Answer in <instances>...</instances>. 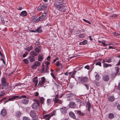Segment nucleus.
Segmentation results:
<instances>
[{"label":"nucleus","instance_id":"60","mask_svg":"<svg viewBox=\"0 0 120 120\" xmlns=\"http://www.w3.org/2000/svg\"><path fill=\"white\" fill-rule=\"evenodd\" d=\"M33 120H38V117L37 116H35L34 118H33Z\"/></svg>","mask_w":120,"mask_h":120},{"label":"nucleus","instance_id":"24","mask_svg":"<svg viewBox=\"0 0 120 120\" xmlns=\"http://www.w3.org/2000/svg\"><path fill=\"white\" fill-rule=\"evenodd\" d=\"M28 59L31 62H34L35 61V57L32 56H30Z\"/></svg>","mask_w":120,"mask_h":120},{"label":"nucleus","instance_id":"50","mask_svg":"<svg viewBox=\"0 0 120 120\" xmlns=\"http://www.w3.org/2000/svg\"><path fill=\"white\" fill-rule=\"evenodd\" d=\"M55 111H53L51 113V114H50V116H51V117L55 115Z\"/></svg>","mask_w":120,"mask_h":120},{"label":"nucleus","instance_id":"23","mask_svg":"<svg viewBox=\"0 0 120 120\" xmlns=\"http://www.w3.org/2000/svg\"><path fill=\"white\" fill-rule=\"evenodd\" d=\"M43 55H39L38 58V60L39 61H41L43 60Z\"/></svg>","mask_w":120,"mask_h":120},{"label":"nucleus","instance_id":"54","mask_svg":"<svg viewBox=\"0 0 120 120\" xmlns=\"http://www.w3.org/2000/svg\"><path fill=\"white\" fill-rule=\"evenodd\" d=\"M96 65H98L101 66V63L99 62H97L96 64Z\"/></svg>","mask_w":120,"mask_h":120},{"label":"nucleus","instance_id":"59","mask_svg":"<svg viewBox=\"0 0 120 120\" xmlns=\"http://www.w3.org/2000/svg\"><path fill=\"white\" fill-rule=\"evenodd\" d=\"M39 95V93H38L37 92H36L35 93V96H38Z\"/></svg>","mask_w":120,"mask_h":120},{"label":"nucleus","instance_id":"61","mask_svg":"<svg viewBox=\"0 0 120 120\" xmlns=\"http://www.w3.org/2000/svg\"><path fill=\"white\" fill-rule=\"evenodd\" d=\"M49 69V67L48 66H46V68L45 70V72H48V70Z\"/></svg>","mask_w":120,"mask_h":120},{"label":"nucleus","instance_id":"6","mask_svg":"<svg viewBox=\"0 0 120 120\" xmlns=\"http://www.w3.org/2000/svg\"><path fill=\"white\" fill-rule=\"evenodd\" d=\"M40 65V62L38 61H36L34 62V64L32 66L31 68L32 69H35L36 68L37 66H39Z\"/></svg>","mask_w":120,"mask_h":120},{"label":"nucleus","instance_id":"12","mask_svg":"<svg viewBox=\"0 0 120 120\" xmlns=\"http://www.w3.org/2000/svg\"><path fill=\"white\" fill-rule=\"evenodd\" d=\"M18 97L17 96L14 95L12 96L11 98H9L8 99V100L9 101H13L14 100L18 99L17 98Z\"/></svg>","mask_w":120,"mask_h":120},{"label":"nucleus","instance_id":"28","mask_svg":"<svg viewBox=\"0 0 120 120\" xmlns=\"http://www.w3.org/2000/svg\"><path fill=\"white\" fill-rule=\"evenodd\" d=\"M87 105L88 108V110L89 111H90V108H91V105L89 101H87Z\"/></svg>","mask_w":120,"mask_h":120},{"label":"nucleus","instance_id":"49","mask_svg":"<svg viewBox=\"0 0 120 120\" xmlns=\"http://www.w3.org/2000/svg\"><path fill=\"white\" fill-rule=\"evenodd\" d=\"M28 53V52H26L25 53L23 54L22 55L23 57H25Z\"/></svg>","mask_w":120,"mask_h":120},{"label":"nucleus","instance_id":"4","mask_svg":"<svg viewBox=\"0 0 120 120\" xmlns=\"http://www.w3.org/2000/svg\"><path fill=\"white\" fill-rule=\"evenodd\" d=\"M46 13H43L41 15L39 16L35 21V23H37L40 21H42L46 17Z\"/></svg>","mask_w":120,"mask_h":120},{"label":"nucleus","instance_id":"48","mask_svg":"<svg viewBox=\"0 0 120 120\" xmlns=\"http://www.w3.org/2000/svg\"><path fill=\"white\" fill-rule=\"evenodd\" d=\"M84 68L85 69H87L88 70H89L90 69V68H89V66L88 65H87L86 66L84 67Z\"/></svg>","mask_w":120,"mask_h":120},{"label":"nucleus","instance_id":"27","mask_svg":"<svg viewBox=\"0 0 120 120\" xmlns=\"http://www.w3.org/2000/svg\"><path fill=\"white\" fill-rule=\"evenodd\" d=\"M33 49V47L32 46L26 48L25 49L28 51H30Z\"/></svg>","mask_w":120,"mask_h":120},{"label":"nucleus","instance_id":"17","mask_svg":"<svg viewBox=\"0 0 120 120\" xmlns=\"http://www.w3.org/2000/svg\"><path fill=\"white\" fill-rule=\"evenodd\" d=\"M51 116L50 114H46L43 116V117L46 120H49Z\"/></svg>","mask_w":120,"mask_h":120},{"label":"nucleus","instance_id":"43","mask_svg":"<svg viewBox=\"0 0 120 120\" xmlns=\"http://www.w3.org/2000/svg\"><path fill=\"white\" fill-rule=\"evenodd\" d=\"M87 42V40H84L82 42V44L83 45H85L86 44Z\"/></svg>","mask_w":120,"mask_h":120},{"label":"nucleus","instance_id":"34","mask_svg":"<svg viewBox=\"0 0 120 120\" xmlns=\"http://www.w3.org/2000/svg\"><path fill=\"white\" fill-rule=\"evenodd\" d=\"M41 49L38 47L36 48L35 49V51L36 52L39 53L41 51Z\"/></svg>","mask_w":120,"mask_h":120},{"label":"nucleus","instance_id":"7","mask_svg":"<svg viewBox=\"0 0 120 120\" xmlns=\"http://www.w3.org/2000/svg\"><path fill=\"white\" fill-rule=\"evenodd\" d=\"M60 110L62 113L65 114L67 113L68 108L67 107H64L60 108Z\"/></svg>","mask_w":120,"mask_h":120},{"label":"nucleus","instance_id":"2","mask_svg":"<svg viewBox=\"0 0 120 120\" xmlns=\"http://www.w3.org/2000/svg\"><path fill=\"white\" fill-rule=\"evenodd\" d=\"M78 79L79 81L82 83L87 82L88 80V78L86 76H79L78 77Z\"/></svg>","mask_w":120,"mask_h":120},{"label":"nucleus","instance_id":"13","mask_svg":"<svg viewBox=\"0 0 120 120\" xmlns=\"http://www.w3.org/2000/svg\"><path fill=\"white\" fill-rule=\"evenodd\" d=\"M76 100L77 102L78 103L80 104V106H81L84 105V103L82 100L79 99H77Z\"/></svg>","mask_w":120,"mask_h":120},{"label":"nucleus","instance_id":"1","mask_svg":"<svg viewBox=\"0 0 120 120\" xmlns=\"http://www.w3.org/2000/svg\"><path fill=\"white\" fill-rule=\"evenodd\" d=\"M55 7L57 9L63 12L66 11V9L65 8L63 4H61L55 6Z\"/></svg>","mask_w":120,"mask_h":120},{"label":"nucleus","instance_id":"36","mask_svg":"<svg viewBox=\"0 0 120 120\" xmlns=\"http://www.w3.org/2000/svg\"><path fill=\"white\" fill-rule=\"evenodd\" d=\"M76 71H74L72 72V74L71 76V77L72 78H74L75 77V75L76 73Z\"/></svg>","mask_w":120,"mask_h":120},{"label":"nucleus","instance_id":"19","mask_svg":"<svg viewBox=\"0 0 120 120\" xmlns=\"http://www.w3.org/2000/svg\"><path fill=\"white\" fill-rule=\"evenodd\" d=\"M27 13L26 11H22L19 14V15L22 17L26 16L27 15Z\"/></svg>","mask_w":120,"mask_h":120},{"label":"nucleus","instance_id":"40","mask_svg":"<svg viewBox=\"0 0 120 120\" xmlns=\"http://www.w3.org/2000/svg\"><path fill=\"white\" fill-rule=\"evenodd\" d=\"M51 103V100L50 99H48L47 100V103L48 105H49Z\"/></svg>","mask_w":120,"mask_h":120},{"label":"nucleus","instance_id":"10","mask_svg":"<svg viewBox=\"0 0 120 120\" xmlns=\"http://www.w3.org/2000/svg\"><path fill=\"white\" fill-rule=\"evenodd\" d=\"M30 115L31 117L34 118L36 116V113L35 110H31L30 112Z\"/></svg>","mask_w":120,"mask_h":120},{"label":"nucleus","instance_id":"64","mask_svg":"<svg viewBox=\"0 0 120 120\" xmlns=\"http://www.w3.org/2000/svg\"><path fill=\"white\" fill-rule=\"evenodd\" d=\"M117 109L119 110L120 111V105L118 104L117 106Z\"/></svg>","mask_w":120,"mask_h":120},{"label":"nucleus","instance_id":"11","mask_svg":"<svg viewBox=\"0 0 120 120\" xmlns=\"http://www.w3.org/2000/svg\"><path fill=\"white\" fill-rule=\"evenodd\" d=\"M47 7V5L45 6V5H42L38 7L37 10L38 11L43 10L45 9Z\"/></svg>","mask_w":120,"mask_h":120},{"label":"nucleus","instance_id":"45","mask_svg":"<svg viewBox=\"0 0 120 120\" xmlns=\"http://www.w3.org/2000/svg\"><path fill=\"white\" fill-rule=\"evenodd\" d=\"M111 62V58H109L108 59L106 60V62L108 63H110Z\"/></svg>","mask_w":120,"mask_h":120},{"label":"nucleus","instance_id":"31","mask_svg":"<svg viewBox=\"0 0 120 120\" xmlns=\"http://www.w3.org/2000/svg\"><path fill=\"white\" fill-rule=\"evenodd\" d=\"M97 73V74L95 75V79L97 80L98 81L100 78V77L97 73Z\"/></svg>","mask_w":120,"mask_h":120},{"label":"nucleus","instance_id":"22","mask_svg":"<svg viewBox=\"0 0 120 120\" xmlns=\"http://www.w3.org/2000/svg\"><path fill=\"white\" fill-rule=\"evenodd\" d=\"M30 54L31 55V56H32L34 57L37 55V54L34 51L30 52Z\"/></svg>","mask_w":120,"mask_h":120},{"label":"nucleus","instance_id":"33","mask_svg":"<svg viewBox=\"0 0 120 120\" xmlns=\"http://www.w3.org/2000/svg\"><path fill=\"white\" fill-rule=\"evenodd\" d=\"M108 117L109 118L112 119L114 117V115L113 113H110L109 114Z\"/></svg>","mask_w":120,"mask_h":120},{"label":"nucleus","instance_id":"21","mask_svg":"<svg viewBox=\"0 0 120 120\" xmlns=\"http://www.w3.org/2000/svg\"><path fill=\"white\" fill-rule=\"evenodd\" d=\"M108 99L109 101L112 102L115 100V98L113 96H110L109 97Z\"/></svg>","mask_w":120,"mask_h":120},{"label":"nucleus","instance_id":"58","mask_svg":"<svg viewBox=\"0 0 120 120\" xmlns=\"http://www.w3.org/2000/svg\"><path fill=\"white\" fill-rule=\"evenodd\" d=\"M113 34L114 35L117 36V35H120V34L119 33H118L116 32H114L113 33Z\"/></svg>","mask_w":120,"mask_h":120},{"label":"nucleus","instance_id":"25","mask_svg":"<svg viewBox=\"0 0 120 120\" xmlns=\"http://www.w3.org/2000/svg\"><path fill=\"white\" fill-rule=\"evenodd\" d=\"M115 70L116 71V72L115 73H114L113 74L115 75L114 77H115L116 75L119 72V68L118 67H115Z\"/></svg>","mask_w":120,"mask_h":120},{"label":"nucleus","instance_id":"29","mask_svg":"<svg viewBox=\"0 0 120 120\" xmlns=\"http://www.w3.org/2000/svg\"><path fill=\"white\" fill-rule=\"evenodd\" d=\"M33 82L34 83H38V77L37 76L34 78L33 79Z\"/></svg>","mask_w":120,"mask_h":120},{"label":"nucleus","instance_id":"9","mask_svg":"<svg viewBox=\"0 0 120 120\" xmlns=\"http://www.w3.org/2000/svg\"><path fill=\"white\" fill-rule=\"evenodd\" d=\"M1 82L2 83H4V86H6L7 85V81L5 78L3 77L1 79Z\"/></svg>","mask_w":120,"mask_h":120},{"label":"nucleus","instance_id":"39","mask_svg":"<svg viewBox=\"0 0 120 120\" xmlns=\"http://www.w3.org/2000/svg\"><path fill=\"white\" fill-rule=\"evenodd\" d=\"M37 18V16L36 15H34L33 16L31 17V19L32 21H33L34 20Z\"/></svg>","mask_w":120,"mask_h":120},{"label":"nucleus","instance_id":"26","mask_svg":"<svg viewBox=\"0 0 120 120\" xmlns=\"http://www.w3.org/2000/svg\"><path fill=\"white\" fill-rule=\"evenodd\" d=\"M29 101V99H24L22 101V103L24 104H26L28 103Z\"/></svg>","mask_w":120,"mask_h":120},{"label":"nucleus","instance_id":"18","mask_svg":"<svg viewBox=\"0 0 120 120\" xmlns=\"http://www.w3.org/2000/svg\"><path fill=\"white\" fill-rule=\"evenodd\" d=\"M103 79L104 81H107L109 80V77L108 75H105L103 76Z\"/></svg>","mask_w":120,"mask_h":120},{"label":"nucleus","instance_id":"37","mask_svg":"<svg viewBox=\"0 0 120 120\" xmlns=\"http://www.w3.org/2000/svg\"><path fill=\"white\" fill-rule=\"evenodd\" d=\"M18 97V99H20L22 98H26V95H21L20 96H17Z\"/></svg>","mask_w":120,"mask_h":120},{"label":"nucleus","instance_id":"55","mask_svg":"<svg viewBox=\"0 0 120 120\" xmlns=\"http://www.w3.org/2000/svg\"><path fill=\"white\" fill-rule=\"evenodd\" d=\"M102 44L105 46H106L107 45H110L105 44V42L103 41V42H102Z\"/></svg>","mask_w":120,"mask_h":120},{"label":"nucleus","instance_id":"46","mask_svg":"<svg viewBox=\"0 0 120 120\" xmlns=\"http://www.w3.org/2000/svg\"><path fill=\"white\" fill-rule=\"evenodd\" d=\"M45 72L44 68V67H42V69L41 70V73H43Z\"/></svg>","mask_w":120,"mask_h":120},{"label":"nucleus","instance_id":"44","mask_svg":"<svg viewBox=\"0 0 120 120\" xmlns=\"http://www.w3.org/2000/svg\"><path fill=\"white\" fill-rule=\"evenodd\" d=\"M51 76L55 80H56V78L55 77V76H54L53 73L52 72H51Z\"/></svg>","mask_w":120,"mask_h":120},{"label":"nucleus","instance_id":"57","mask_svg":"<svg viewBox=\"0 0 120 120\" xmlns=\"http://www.w3.org/2000/svg\"><path fill=\"white\" fill-rule=\"evenodd\" d=\"M1 60L2 61L3 63L5 65L6 64V62L4 60V59L3 58H1Z\"/></svg>","mask_w":120,"mask_h":120},{"label":"nucleus","instance_id":"5","mask_svg":"<svg viewBox=\"0 0 120 120\" xmlns=\"http://www.w3.org/2000/svg\"><path fill=\"white\" fill-rule=\"evenodd\" d=\"M46 81V79L44 77L41 78V80L39 81L38 86H41L43 85L44 83Z\"/></svg>","mask_w":120,"mask_h":120},{"label":"nucleus","instance_id":"14","mask_svg":"<svg viewBox=\"0 0 120 120\" xmlns=\"http://www.w3.org/2000/svg\"><path fill=\"white\" fill-rule=\"evenodd\" d=\"M76 104L74 102H71L70 103L69 107L71 108H74L75 107Z\"/></svg>","mask_w":120,"mask_h":120},{"label":"nucleus","instance_id":"38","mask_svg":"<svg viewBox=\"0 0 120 120\" xmlns=\"http://www.w3.org/2000/svg\"><path fill=\"white\" fill-rule=\"evenodd\" d=\"M23 61L26 64H28L29 62L27 59H24L23 60Z\"/></svg>","mask_w":120,"mask_h":120},{"label":"nucleus","instance_id":"20","mask_svg":"<svg viewBox=\"0 0 120 120\" xmlns=\"http://www.w3.org/2000/svg\"><path fill=\"white\" fill-rule=\"evenodd\" d=\"M53 101L55 103H59L61 104L62 102L61 100H59V98L53 99Z\"/></svg>","mask_w":120,"mask_h":120},{"label":"nucleus","instance_id":"52","mask_svg":"<svg viewBox=\"0 0 120 120\" xmlns=\"http://www.w3.org/2000/svg\"><path fill=\"white\" fill-rule=\"evenodd\" d=\"M83 20L84 21L88 23L89 24H91L90 22V21H89L88 20H86L85 19H83Z\"/></svg>","mask_w":120,"mask_h":120},{"label":"nucleus","instance_id":"32","mask_svg":"<svg viewBox=\"0 0 120 120\" xmlns=\"http://www.w3.org/2000/svg\"><path fill=\"white\" fill-rule=\"evenodd\" d=\"M41 26H39L36 30V32L40 33L42 32V30L41 29Z\"/></svg>","mask_w":120,"mask_h":120},{"label":"nucleus","instance_id":"15","mask_svg":"<svg viewBox=\"0 0 120 120\" xmlns=\"http://www.w3.org/2000/svg\"><path fill=\"white\" fill-rule=\"evenodd\" d=\"M69 115L71 117L74 119H76V118L75 114L72 112H70L69 113Z\"/></svg>","mask_w":120,"mask_h":120},{"label":"nucleus","instance_id":"8","mask_svg":"<svg viewBox=\"0 0 120 120\" xmlns=\"http://www.w3.org/2000/svg\"><path fill=\"white\" fill-rule=\"evenodd\" d=\"M75 113L77 114L79 116H83L84 115V113L81 112L80 110L75 111Z\"/></svg>","mask_w":120,"mask_h":120},{"label":"nucleus","instance_id":"62","mask_svg":"<svg viewBox=\"0 0 120 120\" xmlns=\"http://www.w3.org/2000/svg\"><path fill=\"white\" fill-rule=\"evenodd\" d=\"M51 58V57L50 56H48L47 58V60L49 61H50V59Z\"/></svg>","mask_w":120,"mask_h":120},{"label":"nucleus","instance_id":"16","mask_svg":"<svg viewBox=\"0 0 120 120\" xmlns=\"http://www.w3.org/2000/svg\"><path fill=\"white\" fill-rule=\"evenodd\" d=\"M0 114L3 116H5L7 114L6 110L5 109H3L1 111Z\"/></svg>","mask_w":120,"mask_h":120},{"label":"nucleus","instance_id":"3","mask_svg":"<svg viewBox=\"0 0 120 120\" xmlns=\"http://www.w3.org/2000/svg\"><path fill=\"white\" fill-rule=\"evenodd\" d=\"M33 101H35L36 102L33 104L32 107L34 109H38L39 106V103L40 102V101L36 99H34Z\"/></svg>","mask_w":120,"mask_h":120},{"label":"nucleus","instance_id":"35","mask_svg":"<svg viewBox=\"0 0 120 120\" xmlns=\"http://www.w3.org/2000/svg\"><path fill=\"white\" fill-rule=\"evenodd\" d=\"M21 113L19 111L16 112L15 114V116L17 117H19L21 115Z\"/></svg>","mask_w":120,"mask_h":120},{"label":"nucleus","instance_id":"53","mask_svg":"<svg viewBox=\"0 0 120 120\" xmlns=\"http://www.w3.org/2000/svg\"><path fill=\"white\" fill-rule=\"evenodd\" d=\"M60 65V62L59 61H57L56 62V66L58 67H59Z\"/></svg>","mask_w":120,"mask_h":120},{"label":"nucleus","instance_id":"47","mask_svg":"<svg viewBox=\"0 0 120 120\" xmlns=\"http://www.w3.org/2000/svg\"><path fill=\"white\" fill-rule=\"evenodd\" d=\"M79 37L80 38H83L84 37V34H80Z\"/></svg>","mask_w":120,"mask_h":120},{"label":"nucleus","instance_id":"41","mask_svg":"<svg viewBox=\"0 0 120 120\" xmlns=\"http://www.w3.org/2000/svg\"><path fill=\"white\" fill-rule=\"evenodd\" d=\"M44 100L45 99L43 97H41L40 99V101L41 104L43 103Z\"/></svg>","mask_w":120,"mask_h":120},{"label":"nucleus","instance_id":"51","mask_svg":"<svg viewBox=\"0 0 120 120\" xmlns=\"http://www.w3.org/2000/svg\"><path fill=\"white\" fill-rule=\"evenodd\" d=\"M67 96L68 97H71L72 96H73V94H72V93H70L69 94H67Z\"/></svg>","mask_w":120,"mask_h":120},{"label":"nucleus","instance_id":"30","mask_svg":"<svg viewBox=\"0 0 120 120\" xmlns=\"http://www.w3.org/2000/svg\"><path fill=\"white\" fill-rule=\"evenodd\" d=\"M103 67L106 68L107 67H111L112 65L110 64H107L106 63H104L103 64Z\"/></svg>","mask_w":120,"mask_h":120},{"label":"nucleus","instance_id":"56","mask_svg":"<svg viewBox=\"0 0 120 120\" xmlns=\"http://www.w3.org/2000/svg\"><path fill=\"white\" fill-rule=\"evenodd\" d=\"M83 85H84L86 87V88L87 90H88L89 89V86L87 84H84Z\"/></svg>","mask_w":120,"mask_h":120},{"label":"nucleus","instance_id":"42","mask_svg":"<svg viewBox=\"0 0 120 120\" xmlns=\"http://www.w3.org/2000/svg\"><path fill=\"white\" fill-rule=\"evenodd\" d=\"M22 119L23 120H30L29 118L26 116L23 117Z\"/></svg>","mask_w":120,"mask_h":120},{"label":"nucleus","instance_id":"63","mask_svg":"<svg viewBox=\"0 0 120 120\" xmlns=\"http://www.w3.org/2000/svg\"><path fill=\"white\" fill-rule=\"evenodd\" d=\"M1 94L3 96H4V95H5V92L4 91H3L1 92Z\"/></svg>","mask_w":120,"mask_h":120}]
</instances>
